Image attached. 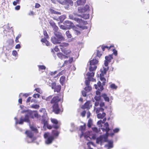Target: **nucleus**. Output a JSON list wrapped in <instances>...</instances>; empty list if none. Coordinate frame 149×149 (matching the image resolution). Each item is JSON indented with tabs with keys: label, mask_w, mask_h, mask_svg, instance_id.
I'll use <instances>...</instances> for the list:
<instances>
[{
	"label": "nucleus",
	"mask_w": 149,
	"mask_h": 149,
	"mask_svg": "<svg viewBox=\"0 0 149 149\" xmlns=\"http://www.w3.org/2000/svg\"><path fill=\"white\" fill-rule=\"evenodd\" d=\"M39 111L40 113V115H38L37 113H36L34 112L30 111L29 112V114H28L25 116V117L24 119H23L22 118H20V121H18L17 118L15 117V125L19 124L22 125L23 124L24 121L29 122V116H30L32 118H34V117L32 116V115H33L34 117L40 119L41 116H42L43 119L42 120H45L47 118L46 113V111L45 109L41 108L40 109Z\"/></svg>",
	"instance_id": "1"
},
{
	"label": "nucleus",
	"mask_w": 149,
	"mask_h": 149,
	"mask_svg": "<svg viewBox=\"0 0 149 149\" xmlns=\"http://www.w3.org/2000/svg\"><path fill=\"white\" fill-rule=\"evenodd\" d=\"M101 130L103 132H105L104 135H101L97 138L96 139V143L97 144H100L102 145V143L104 142L107 141V139L108 136L109 135L108 132L110 130L109 128V125L108 123H104L103 127H102Z\"/></svg>",
	"instance_id": "2"
},
{
	"label": "nucleus",
	"mask_w": 149,
	"mask_h": 149,
	"mask_svg": "<svg viewBox=\"0 0 149 149\" xmlns=\"http://www.w3.org/2000/svg\"><path fill=\"white\" fill-rule=\"evenodd\" d=\"M112 55H109L108 56H106L105 57V60L104 61V65L106 68L104 67L103 70H101V73L100 74V80L102 81V84L103 85L105 84L106 79L103 77L104 74H105L107 71L109 69L108 66V64L110 62L111 60L113 59Z\"/></svg>",
	"instance_id": "3"
},
{
	"label": "nucleus",
	"mask_w": 149,
	"mask_h": 149,
	"mask_svg": "<svg viewBox=\"0 0 149 149\" xmlns=\"http://www.w3.org/2000/svg\"><path fill=\"white\" fill-rule=\"evenodd\" d=\"M59 134V132L57 130L52 131V135L48 132L45 133L44 136L45 139V143L47 145L52 143L54 139L57 138Z\"/></svg>",
	"instance_id": "4"
},
{
	"label": "nucleus",
	"mask_w": 149,
	"mask_h": 149,
	"mask_svg": "<svg viewBox=\"0 0 149 149\" xmlns=\"http://www.w3.org/2000/svg\"><path fill=\"white\" fill-rule=\"evenodd\" d=\"M85 124L84 123L83 125H81L80 127L79 130L81 133L80 136V137L81 138L84 136L85 139L88 141H90L91 139H95L96 136L95 135H91L92 132L88 131L86 132L85 134L84 133V131L85 129Z\"/></svg>",
	"instance_id": "5"
},
{
	"label": "nucleus",
	"mask_w": 149,
	"mask_h": 149,
	"mask_svg": "<svg viewBox=\"0 0 149 149\" xmlns=\"http://www.w3.org/2000/svg\"><path fill=\"white\" fill-rule=\"evenodd\" d=\"M62 101V98L59 97L58 96H55L53 98L51 101V103L53 104V110L55 113L58 114L60 113L58 102Z\"/></svg>",
	"instance_id": "6"
},
{
	"label": "nucleus",
	"mask_w": 149,
	"mask_h": 149,
	"mask_svg": "<svg viewBox=\"0 0 149 149\" xmlns=\"http://www.w3.org/2000/svg\"><path fill=\"white\" fill-rule=\"evenodd\" d=\"M95 103V106L94 107V110L96 112V113L100 112H102L104 109L102 108L104 106V103L102 102L100 103L99 100H96Z\"/></svg>",
	"instance_id": "7"
},
{
	"label": "nucleus",
	"mask_w": 149,
	"mask_h": 149,
	"mask_svg": "<svg viewBox=\"0 0 149 149\" xmlns=\"http://www.w3.org/2000/svg\"><path fill=\"white\" fill-rule=\"evenodd\" d=\"M94 86L96 89H97L96 91V95L95 97L94 98L95 100H100L101 97L100 96V91H102L103 90V87L101 85V83L99 81L98 82L97 85L95 84Z\"/></svg>",
	"instance_id": "8"
},
{
	"label": "nucleus",
	"mask_w": 149,
	"mask_h": 149,
	"mask_svg": "<svg viewBox=\"0 0 149 149\" xmlns=\"http://www.w3.org/2000/svg\"><path fill=\"white\" fill-rule=\"evenodd\" d=\"M55 37L51 38L52 42L54 44H59L60 42L64 40L63 37L61 33H55Z\"/></svg>",
	"instance_id": "9"
},
{
	"label": "nucleus",
	"mask_w": 149,
	"mask_h": 149,
	"mask_svg": "<svg viewBox=\"0 0 149 149\" xmlns=\"http://www.w3.org/2000/svg\"><path fill=\"white\" fill-rule=\"evenodd\" d=\"M94 73L92 72H88L86 75L87 76V78L86 77V80L85 83L86 85H89L90 81H95V79L93 78L92 77L94 76Z\"/></svg>",
	"instance_id": "10"
},
{
	"label": "nucleus",
	"mask_w": 149,
	"mask_h": 149,
	"mask_svg": "<svg viewBox=\"0 0 149 149\" xmlns=\"http://www.w3.org/2000/svg\"><path fill=\"white\" fill-rule=\"evenodd\" d=\"M98 63V61L96 59H93L90 61V67L89 68L90 72H92L95 70L97 68L95 65Z\"/></svg>",
	"instance_id": "11"
},
{
	"label": "nucleus",
	"mask_w": 149,
	"mask_h": 149,
	"mask_svg": "<svg viewBox=\"0 0 149 149\" xmlns=\"http://www.w3.org/2000/svg\"><path fill=\"white\" fill-rule=\"evenodd\" d=\"M76 16H79V15L77 14V13H74L73 14L69 15V19H70L74 20L80 24H83L84 22L83 20L81 19L76 18Z\"/></svg>",
	"instance_id": "12"
},
{
	"label": "nucleus",
	"mask_w": 149,
	"mask_h": 149,
	"mask_svg": "<svg viewBox=\"0 0 149 149\" xmlns=\"http://www.w3.org/2000/svg\"><path fill=\"white\" fill-rule=\"evenodd\" d=\"M51 121L53 123V127L55 129H58L59 128L60 123L58 122V120L54 118H51Z\"/></svg>",
	"instance_id": "13"
},
{
	"label": "nucleus",
	"mask_w": 149,
	"mask_h": 149,
	"mask_svg": "<svg viewBox=\"0 0 149 149\" xmlns=\"http://www.w3.org/2000/svg\"><path fill=\"white\" fill-rule=\"evenodd\" d=\"M25 134L27 135V137L30 139V141H28V142H32L34 140L33 138V134L32 132L30 131H26L25 132Z\"/></svg>",
	"instance_id": "14"
},
{
	"label": "nucleus",
	"mask_w": 149,
	"mask_h": 149,
	"mask_svg": "<svg viewBox=\"0 0 149 149\" xmlns=\"http://www.w3.org/2000/svg\"><path fill=\"white\" fill-rule=\"evenodd\" d=\"M52 88L54 89V91L56 92L57 93L59 92L61 89V87L60 85H56V83L52 84Z\"/></svg>",
	"instance_id": "15"
},
{
	"label": "nucleus",
	"mask_w": 149,
	"mask_h": 149,
	"mask_svg": "<svg viewBox=\"0 0 149 149\" xmlns=\"http://www.w3.org/2000/svg\"><path fill=\"white\" fill-rule=\"evenodd\" d=\"M64 24L66 25L69 29L71 28L73 29L75 27L73 23L69 20L65 21Z\"/></svg>",
	"instance_id": "16"
},
{
	"label": "nucleus",
	"mask_w": 149,
	"mask_h": 149,
	"mask_svg": "<svg viewBox=\"0 0 149 149\" xmlns=\"http://www.w3.org/2000/svg\"><path fill=\"white\" fill-rule=\"evenodd\" d=\"M86 2V0H78L75 3V5H83Z\"/></svg>",
	"instance_id": "17"
},
{
	"label": "nucleus",
	"mask_w": 149,
	"mask_h": 149,
	"mask_svg": "<svg viewBox=\"0 0 149 149\" xmlns=\"http://www.w3.org/2000/svg\"><path fill=\"white\" fill-rule=\"evenodd\" d=\"M61 51L66 55L65 56H68V57L69 56V54H71V51L69 50H65V49H63L62 48H61Z\"/></svg>",
	"instance_id": "18"
},
{
	"label": "nucleus",
	"mask_w": 149,
	"mask_h": 149,
	"mask_svg": "<svg viewBox=\"0 0 149 149\" xmlns=\"http://www.w3.org/2000/svg\"><path fill=\"white\" fill-rule=\"evenodd\" d=\"M42 123L44 124V125L45 126H46L48 129H51L52 127L50 125H47V119H45V120H42Z\"/></svg>",
	"instance_id": "19"
},
{
	"label": "nucleus",
	"mask_w": 149,
	"mask_h": 149,
	"mask_svg": "<svg viewBox=\"0 0 149 149\" xmlns=\"http://www.w3.org/2000/svg\"><path fill=\"white\" fill-rule=\"evenodd\" d=\"M101 97L103 98L104 100L107 102H109V98L107 95L105 93L102 94L101 95Z\"/></svg>",
	"instance_id": "20"
},
{
	"label": "nucleus",
	"mask_w": 149,
	"mask_h": 149,
	"mask_svg": "<svg viewBox=\"0 0 149 149\" xmlns=\"http://www.w3.org/2000/svg\"><path fill=\"white\" fill-rule=\"evenodd\" d=\"M106 120V118H104L102 121L100 120L97 122V124L99 127H102V124L104 123Z\"/></svg>",
	"instance_id": "21"
},
{
	"label": "nucleus",
	"mask_w": 149,
	"mask_h": 149,
	"mask_svg": "<svg viewBox=\"0 0 149 149\" xmlns=\"http://www.w3.org/2000/svg\"><path fill=\"white\" fill-rule=\"evenodd\" d=\"M57 56L60 59H65L68 58V56H65L64 55H63L62 53H60L57 54Z\"/></svg>",
	"instance_id": "22"
},
{
	"label": "nucleus",
	"mask_w": 149,
	"mask_h": 149,
	"mask_svg": "<svg viewBox=\"0 0 149 149\" xmlns=\"http://www.w3.org/2000/svg\"><path fill=\"white\" fill-rule=\"evenodd\" d=\"M102 113H99L97 114V117L98 118H103L105 116L106 114L104 113L103 112H102Z\"/></svg>",
	"instance_id": "23"
},
{
	"label": "nucleus",
	"mask_w": 149,
	"mask_h": 149,
	"mask_svg": "<svg viewBox=\"0 0 149 149\" xmlns=\"http://www.w3.org/2000/svg\"><path fill=\"white\" fill-rule=\"evenodd\" d=\"M120 130V129L119 128H117L114 129L113 130V133H111L110 134H109V135H110L111 136H113L114 135V133H117L119 132Z\"/></svg>",
	"instance_id": "24"
},
{
	"label": "nucleus",
	"mask_w": 149,
	"mask_h": 149,
	"mask_svg": "<svg viewBox=\"0 0 149 149\" xmlns=\"http://www.w3.org/2000/svg\"><path fill=\"white\" fill-rule=\"evenodd\" d=\"M69 45V44L67 43L63 42L61 43L60 45V48H62L63 49H64V48L65 47H67Z\"/></svg>",
	"instance_id": "25"
},
{
	"label": "nucleus",
	"mask_w": 149,
	"mask_h": 149,
	"mask_svg": "<svg viewBox=\"0 0 149 149\" xmlns=\"http://www.w3.org/2000/svg\"><path fill=\"white\" fill-rule=\"evenodd\" d=\"M79 16H80L84 19H87L89 18V15L88 14H84L82 15H79Z\"/></svg>",
	"instance_id": "26"
},
{
	"label": "nucleus",
	"mask_w": 149,
	"mask_h": 149,
	"mask_svg": "<svg viewBox=\"0 0 149 149\" xmlns=\"http://www.w3.org/2000/svg\"><path fill=\"white\" fill-rule=\"evenodd\" d=\"M38 70L40 71H42L45 70L46 68V67L43 65H38Z\"/></svg>",
	"instance_id": "27"
},
{
	"label": "nucleus",
	"mask_w": 149,
	"mask_h": 149,
	"mask_svg": "<svg viewBox=\"0 0 149 149\" xmlns=\"http://www.w3.org/2000/svg\"><path fill=\"white\" fill-rule=\"evenodd\" d=\"M113 141L112 140H110L108 141V144L107 145V146L109 148H113Z\"/></svg>",
	"instance_id": "28"
},
{
	"label": "nucleus",
	"mask_w": 149,
	"mask_h": 149,
	"mask_svg": "<svg viewBox=\"0 0 149 149\" xmlns=\"http://www.w3.org/2000/svg\"><path fill=\"white\" fill-rule=\"evenodd\" d=\"M42 42L45 44V45L47 46H48L49 43L48 41L45 38H42L41 40Z\"/></svg>",
	"instance_id": "29"
},
{
	"label": "nucleus",
	"mask_w": 149,
	"mask_h": 149,
	"mask_svg": "<svg viewBox=\"0 0 149 149\" xmlns=\"http://www.w3.org/2000/svg\"><path fill=\"white\" fill-rule=\"evenodd\" d=\"M71 127L72 128V129H70V131L71 132L74 131L77 128L76 127H75L74 124L73 123H71Z\"/></svg>",
	"instance_id": "30"
},
{
	"label": "nucleus",
	"mask_w": 149,
	"mask_h": 149,
	"mask_svg": "<svg viewBox=\"0 0 149 149\" xmlns=\"http://www.w3.org/2000/svg\"><path fill=\"white\" fill-rule=\"evenodd\" d=\"M113 47V45L110 46L109 47L107 45H103L102 47L101 48H102V49L103 50V51H104V49L105 48H107V49H109L111 47Z\"/></svg>",
	"instance_id": "31"
},
{
	"label": "nucleus",
	"mask_w": 149,
	"mask_h": 149,
	"mask_svg": "<svg viewBox=\"0 0 149 149\" xmlns=\"http://www.w3.org/2000/svg\"><path fill=\"white\" fill-rule=\"evenodd\" d=\"M65 80V77L64 76H62L61 77L60 79V82L61 84L63 85V83L64 82Z\"/></svg>",
	"instance_id": "32"
},
{
	"label": "nucleus",
	"mask_w": 149,
	"mask_h": 149,
	"mask_svg": "<svg viewBox=\"0 0 149 149\" xmlns=\"http://www.w3.org/2000/svg\"><path fill=\"white\" fill-rule=\"evenodd\" d=\"M59 27L61 29L63 30H67L69 29L66 25L64 24V25H61L59 26Z\"/></svg>",
	"instance_id": "33"
},
{
	"label": "nucleus",
	"mask_w": 149,
	"mask_h": 149,
	"mask_svg": "<svg viewBox=\"0 0 149 149\" xmlns=\"http://www.w3.org/2000/svg\"><path fill=\"white\" fill-rule=\"evenodd\" d=\"M110 87L113 89L116 90L117 88V86L114 84H112L110 85Z\"/></svg>",
	"instance_id": "34"
},
{
	"label": "nucleus",
	"mask_w": 149,
	"mask_h": 149,
	"mask_svg": "<svg viewBox=\"0 0 149 149\" xmlns=\"http://www.w3.org/2000/svg\"><path fill=\"white\" fill-rule=\"evenodd\" d=\"M31 93H26L25 94H23L22 93H20L19 95V97H20L22 95H23V96H24L25 97H27L28 96L31 95Z\"/></svg>",
	"instance_id": "35"
},
{
	"label": "nucleus",
	"mask_w": 149,
	"mask_h": 149,
	"mask_svg": "<svg viewBox=\"0 0 149 149\" xmlns=\"http://www.w3.org/2000/svg\"><path fill=\"white\" fill-rule=\"evenodd\" d=\"M89 85H86L87 86L84 88L85 90L87 92H88L91 90V87L89 86Z\"/></svg>",
	"instance_id": "36"
},
{
	"label": "nucleus",
	"mask_w": 149,
	"mask_h": 149,
	"mask_svg": "<svg viewBox=\"0 0 149 149\" xmlns=\"http://www.w3.org/2000/svg\"><path fill=\"white\" fill-rule=\"evenodd\" d=\"M66 35L68 38H70L72 37L71 34L70 33L69 31H68L66 32Z\"/></svg>",
	"instance_id": "37"
},
{
	"label": "nucleus",
	"mask_w": 149,
	"mask_h": 149,
	"mask_svg": "<svg viewBox=\"0 0 149 149\" xmlns=\"http://www.w3.org/2000/svg\"><path fill=\"white\" fill-rule=\"evenodd\" d=\"M66 18V16L63 15L59 17V19L61 21H63Z\"/></svg>",
	"instance_id": "38"
},
{
	"label": "nucleus",
	"mask_w": 149,
	"mask_h": 149,
	"mask_svg": "<svg viewBox=\"0 0 149 149\" xmlns=\"http://www.w3.org/2000/svg\"><path fill=\"white\" fill-rule=\"evenodd\" d=\"M73 29L74 31V33L77 35H78L80 34V31L77 30L75 27H74L73 28Z\"/></svg>",
	"instance_id": "39"
},
{
	"label": "nucleus",
	"mask_w": 149,
	"mask_h": 149,
	"mask_svg": "<svg viewBox=\"0 0 149 149\" xmlns=\"http://www.w3.org/2000/svg\"><path fill=\"white\" fill-rule=\"evenodd\" d=\"M92 120L91 119H89L88 120L87 124L88 126V127H91V125L92 124Z\"/></svg>",
	"instance_id": "40"
},
{
	"label": "nucleus",
	"mask_w": 149,
	"mask_h": 149,
	"mask_svg": "<svg viewBox=\"0 0 149 149\" xmlns=\"http://www.w3.org/2000/svg\"><path fill=\"white\" fill-rule=\"evenodd\" d=\"M89 9V6L88 5H86L85 7H84V8L83 9V10L84 11V12H86Z\"/></svg>",
	"instance_id": "41"
},
{
	"label": "nucleus",
	"mask_w": 149,
	"mask_h": 149,
	"mask_svg": "<svg viewBox=\"0 0 149 149\" xmlns=\"http://www.w3.org/2000/svg\"><path fill=\"white\" fill-rule=\"evenodd\" d=\"M89 105H90V102H86V103H85L84 104V107H85L88 109H89Z\"/></svg>",
	"instance_id": "42"
},
{
	"label": "nucleus",
	"mask_w": 149,
	"mask_h": 149,
	"mask_svg": "<svg viewBox=\"0 0 149 149\" xmlns=\"http://www.w3.org/2000/svg\"><path fill=\"white\" fill-rule=\"evenodd\" d=\"M20 0H16L13 2V4L14 6H16L17 4H19Z\"/></svg>",
	"instance_id": "43"
},
{
	"label": "nucleus",
	"mask_w": 149,
	"mask_h": 149,
	"mask_svg": "<svg viewBox=\"0 0 149 149\" xmlns=\"http://www.w3.org/2000/svg\"><path fill=\"white\" fill-rule=\"evenodd\" d=\"M12 54L13 56H15V57H17V52L15 50L13 51Z\"/></svg>",
	"instance_id": "44"
},
{
	"label": "nucleus",
	"mask_w": 149,
	"mask_h": 149,
	"mask_svg": "<svg viewBox=\"0 0 149 149\" xmlns=\"http://www.w3.org/2000/svg\"><path fill=\"white\" fill-rule=\"evenodd\" d=\"M35 90H36L37 92L40 93V94H41L42 93V91L39 88H36L35 89Z\"/></svg>",
	"instance_id": "45"
},
{
	"label": "nucleus",
	"mask_w": 149,
	"mask_h": 149,
	"mask_svg": "<svg viewBox=\"0 0 149 149\" xmlns=\"http://www.w3.org/2000/svg\"><path fill=\"white\" fill-rule=\"evenodd\" d=\"M92 130L95 132H98V130L96 127H93L92 128Z\"/></svg>",
	"instance_id": "46"
},
{
	"label": "nucleus",
	"mask_w": 149,
	"mask_h": 149,
	"mask_svg": "<svg viewBox=\"0 0 149 149\" xmlns=\"http://www.w3.org/2000/svg\"><path fill=\"white\" fill-rule=\"evenodd\" d=\"M31 107L32 108H33L38 109L39 107V105H37V104L33 105H32Z\"/></svg>",
	"instance_id": "47"
},
{
	"label": "nucleus",
	"mask_w": 149,
	"mask_h": 149,
	"mask_svg": "<svg viewBox=\"0 0 149 149\" xmlns=\"http://www.w3.org/2000/svg\"><path fill=\"white\" fill-rule=\"evenodd\" d=\"M49 23L52 27L56 25L55 23L52 21H50Z\"/></svg>",
	"instance_id": "48"
},
{
	"label": "nucleus",
	"mask_w": 149,
	"mask_h": 149,
	"mask_svg": "<svg viewBox=\"0 0 149 149\" xmlns=\"http://www.w3.org/2000/svg\"><path fill=\"white\" fill-rule=\"evenodd\" d=\"M72 59H73V58H71V60H71V61H65V62H64V64L63 65V66H64V65H65L67 64V63H68V62H69V63H71L72 61Z\"/></svg>",
	"instance_id": "49"
},
{
	"label": "nucleus",
	"mask_w": 149,
	"mask_h": 149,
	"mask_svg": "<svg viewBox=\"0 0 149 149\" xmlns=\"http://www.w3.org/2000/svg\"><path fill=\"white\" fill-rule=\"evenodd\" d=\"M78 12L79 13H82L84 12V11L83 10V9H82L81 8H78Z\"/></svg>",
	"instance_id": "50"
},
{
	"label": "nucleus",
	"mask_w": 149,
	"mask_h": 149,
	"mask_svg": "<svg viewBox=\"0 0 149 149\" xmlns=\"http://www.w3.org/2000/svg\"><path fill=\"white\" fill-rule=\"evenodd\" d=\"M65 72L64 71H62L61 72H60L57 75V76H60V75L63 74Z\"/></svg>",
	"instance_id": "51"
},
{
	"label": "nucleus",
	"mask_w": 149,
	"mask_h": 149,
	"mask_svg": "<svg viewBox=\"0 0 149 149\" xmlns=\"http://www.w3.org/2000/svg\"><path fill=\"white\" fill-rule=\"evenodd\" d=\"M54 83H55V82H52V81L51 80H50V79L49 80V81L48 82V84L50 86H51L52 87V85H51V84H52Z\"/></svg>",
	"instance_id": "52"
},
{
	"label": "nucleus",
	"mask_w": 149,
	"mask_h": 149,
	"mask_svg": "<svg viewBox=\"0 0 149 149\" xmlns=\"http://www.w3.org/2000/svg\"><path fill=\"white\" fill-rule=\"evenodd\" d=\"M30 127L31 130L33 131H35V132H37V130L36 128L33 126H30Z\"/></svg>",
	"instance_id": "53"
},
{
	"label": "nucleus",
	"mask_w": 149,
	"mask_h": 149,
	"mask_svg": "<svg viewBox=\"0 0 149 149\" xmlns=\"http://www.w3.org/2000/svg\"><path fill=\"white\" fill-rule=\"evenodd\" d=\"M102 53L101 52L99 51V50L97 51V55L99 57H100L101 55H102Z\"/></svg>",
	"instance_id": "54"
},
{
	"label": "nucleus",
	"mask_w": 149,
	"mask_h": 149,
	"mask_svg": "<svg viewBox=\"0 0 149 149\" xmlns=\"http://www.w3.org/2000/svg\"><path fill=\"white\" fill-rule=\"evenodd\" d=\"M53 28L54 30L56 31H57L58 29V27L56 25L53 27Z\"/></svg>",
	"instance_id": "55"
},
{
	"label": "nucleus",
	"mask_w": 149,
	"mask_h": 149,
	"mask_svg": "<svg viewBox=\"0 0 149 149\" xmlns=\"http://www.w3.org/2000/svg\"><path fill=\"white\" fill-rule=\"evenodd\" d=\"M113 54L115 56H116L117 55V51L115 49H113Z\"/></svg>",
	"instance_id": "56"
},
{
	"label": "nucleus",
	"mask_w": 149,
	"mask_h": 149,
	"mask_svg": "<svg viewBox=\"0 0 149 149\" xmlns=\"http://www.w3.org/2000/svg\"><path fill=\"white\" fill-rule=\"evenodd\" d=\"M40 95L38 94H34L33 95V97L35 98H36L37 97L38 98L39 97Z\"/></svg>",
	"instance_id": "57"
},
{
	"label": "nucleus",
	"mask_w": 149,
	"mask_h": 149,
	"mask_svg": "<svg viewBox=\"0 0 149 149\" xmlns=\"http://www.w3.org/2000/svg\"><path fill=\"white\" fill-rule=\"evenodd\" d=\"M52 96H49L48 97H47L46 99V100L47 101H49L50 100V99L52 98Z\"/></svg>",
	"instance_id": "58"
},
{
	"label": "nucleus",
	"mask_w": 149,
	"mask_h": 149,
	"mask_svg": "<svg viewBox=\"0 0 149 149\" xmlns=\"http://www.w3.org/2000/svg\"><path fill=\"white\" fill-rule=\"evenodd\" d=\"M86 113V112L85 111H84L81 112V115L82 117H84L85 116Z\"/></svg>",
	"instance_id": "59"
},
{
	"label": "nucleus",
	"mask_w": 149,
	"mask_h": 149,
	"mask_svg": "<svg viewBox=\"0 0 149 149\" xmlns=\"http://www.w3.org/2000/svg\"><path fill=\"white\" fill-rule=\"evenodd\" d=\"M31 98H32V97H29L27 99V100L26 101V102L27 103H28L30 102H31Z\"/></svg>",
	"instance_id": "60"
},
{
	"label": "nucleus",
	"mask_w": 149,
	"mask_h": 149,
	"mask_svg": "<svg viewBox=\"0 0 149 149\" xmlns=\"http://www.w3.org/2000/svg\"><path fill=\"white\" fill-rule=\"evenodd\" d=\"M54 50L56 52H58L59 50V48H58V46H56V47L54 48Z\"/></svg>",
	"instance_id": "61"
},
{
	"label": "nucleus",
	"mask_w": 149,
	"mask_h": 149,
	"mask_svg": "<svg viewBox=\"0 0 149 149\" xmlns=\"http://www.w3.org/2000/svg\"><path fill=\"white\" fill-rule=\"evenodd\" d=\"M20 6H16L15 8V9L16 10H18L20 9Z\"/></svg>",
	"instance_id": "62"
},
{
	"label": "nucleus",
	"mask_w": 149,
	"mask_h": 149,
	"mask_svg": "<svg viewBox=\"0 0 149 149\" xmlns=\"http://www.w3.org/2000/svg\"><path fill=\"white\" fill-rule=\"evenodd\" d=\"M82 94L84 96H86V93L84 91H83L82 92Z\"/></svg>",
	"instance_id": "63"
},
{
	"label": "nucleus",
	"mask_w": 149,
	"mask_h": 149,
	"mask_svg": "<svg viewBox=\"0 0 149 149\" xmlns=\"http://www.w3.org/2000/svg\"><path fill=\"white\" fill-rule=\"evenodd\" d=\"M87 118H88L91 115V113L89 111H88L87 113Z\"/></svg>",
	"instance_id": "64"
}]
</instances>
